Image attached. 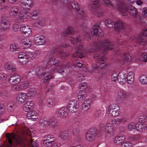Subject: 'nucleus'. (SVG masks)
<instances>
[{
  "instance_id": "nucleus-1",
  "label": "nucleus",
  "mask_w": 147,
  "mask_h": 147,
  "mask_svg": "<svg viewBox=\"0 0 147 147\" xmlns=\"http://www.w3.org/2000/svg\"><path fill=\"white\" fill-rule=\"evenodd\" d=\"M30 133L24 132L21 136L11 134L7 136L8 141L11 146H18L20 147H37V144L30 139L32 137Z\"/></svg>"
},
{
  "instance_id": "nucleus-2",
  "label": "nucleus",
  "mask_w": 147,
  "mask_h": 147,
  "mask_svg": "<svg viewBox=\"0 0 147 147\" xmlns=\"http://www.w3.org/2000/svg\"><path fill=\"white\" fill-rule=\"evenodd\" d=\"M45 58L47 60L48 64L51 65L58 64L59 62L55 53V50L53 49L47 53Z\"/></svg>"
},
{
  "instance_id": "nucleus-3",
  "label": "nucleus",
  "mask_w": 147,
  "mask_h": 147,
  "mask_svg": "<svg viewBox=\"0 0 147 147\" xmlns=\"http://www.w3.org/2000/svg\"><path fill=\"white\" fill-rule=\"evenodd\" d=\"M93 47L95 49V51H97L98 49L102 48H104L105 50H111L114 47V45L111 44L107 40L100 42L99 44L95 42L93 43Z\"/></svg>"
},
{
  "instance_id": "nucleus-4",
  "label": "nucleus",
  "mask_w": 147,
  "mask_h": 147,
  "mask_svg": "<svg viewBox=\"0 0 147 147\" xmlns=\"http://www.w3.org/2000/svg\"><path fill=\"white\" fill-rule=\"evenodd\" d=\"M99 1L98 0H94L92 1L91 4L89 6V9L91 12L93 14H96L98 17L101 16L102 14V11L100 10H97L99 6Z\"/></svg>"
},
{
  "instance_id": "nucleus-5",
  "label": "nucleus",
  "mask_w": 147,
  "mask_h": 147,
  "mask_svg": "<svg viewBox=\"0 0 147 147\" xmlns=\"http://www.w3.org/2000/svg\"><path fill=\"white\" fill-rule=\"evenodd\" d=\"M79 107V105L77 101L75 100H73L69 101L67 108L70 112L75 113L78 111Z\"/></svg>"
},
{
  "instance_id": "nucleus-6",
  "label": "nucleus",
  "mask_w": 147,
  "mask_h": 147,
  "mask_svg": "<svg viewBox=\"0 0 147 147\" xmlns=\"http://www.w3.org/2000/svg\"><path fill=\"white\" fill-rule=\"evenodd\" d=\"M109 111L113 116H116L119 115L120 113L119 108L116 104H112L109 106Z\"/></svg>"
},
{
  "instance_id": "nucleus-7",
  "label": "nucleus",
  "mask_w": 147,
  "mask_h": 147,
  "mask_svg": "<svg viewBox=\"0 0 147 147\" xmlns=\"http://www.w3.org/2000/svg\"><path fill=\"white\" fill-rule=\"evenodd\" d=\"M99 26L98 25L96 24L93 27V31L91 32L92 37L95 40L98 39L96 37L103 36L102 30L101 29H99Z\"/></svg>"
},
{
  "instance_id": "nucleus-8",
  "label": "nucleus",
  "mask_w": 147,
  "mask_h": 147,
  "mask_svg": "<svg viewBox=\"0 0 147 147\" xmlns=\"http://www.w3.org/2000/svg\"><path fill=\"white\" fill-rule=\"evenodd\" d=\"M71 6L77 12L78 15L80 18H83L85 16V13L84 12V10L80 8L76 2L74 1L72 2L71 3Z\"/></svg>"
},
{
  "instance_id": "nucleus-9",
  "label": "nucleus",
  "mask_w": 147,
  "mask_h": 147,
  "mask_svg": "<svg viewBox=\"0 0 147 147\" xmlns=\"http://www.w3.org/2000/svg\"><path fill=\"white\" fill-rule=\"evenodd\" d=\"M97 133V131L95 129H92L88 131L87 133L85 139L86 140L89 142L93 141L95 138Z\"/></svg>"
},
{
  "instance_id": "nucleus-10",
  "label": "nucleus",
  "mask_w": 147,
  "mask_h": 147,
  "mask_svg": "<svg viewBox=\"0 0 147 147\" xmlns=\"http://www.w3.org/2000/svg\"><path fill=\"white\" fill-rule=\"evenodd\" d=\"M117 9L123 16L127 15L128 13V7H125L121 2H119L117 5Z\"/></svg>"
},
{
  "instance_id": "nucleus-11",
  "label": "nucleus",
  "mask_w": 147,
  "mask_h": 147,
  "mask_svg": "<svg viewBox=\"0 0 147 147\" xmlns=\"http://www.w3.org/2000/svg\"><path fill=\"white\" fill-rule=\"evenodd\" d=\"M34 41L37 45H43L45 43V38L42 35H36L35 36Z\"/></svg>"
},
{
  "instance_id": "nucleus-12",
  "label": "nucleus",
  "mask_w": 147,
  "mask_h": 147,
  "mask_svg": "<svg viewBox=\"0 0 147 147\" xmlns=\"http://www.w3.org/2000/svg\"><path fill=\"white\" fill-rule=\"evenodd\" d=\"M125 25L121 21H117L114 24L115 30L118 32L123 31L125 28Z\"/></svg>"
},
{
  "instance_id": "nucleus-13",
  "label": "nucleus",
  "mask_w": 147,
  "mask_h": 147,
  "mask_svg": "<svg viewBox=\"0 0 147 147\" xmlns=\"http://www.w3.org/2000/svg\"><path fill=\"white\" fill-rule=\"evenodd\" d=\"M21 80V78L19 76L14 74L10 77L8 81L11 84L15 85L20 82Z\"/></svg>"
},
{
  "instance_id": "nucleus-14",
  "label": "nucleus",
  "mask_w": 147,
  "mask_h": 147,
  "mask_svg": "<svg viewBox=\"0 0 147 147\" xmlns=\"http://www.w3.org/2000/svg\"><path fill=\"white\" fill-rule=\"evenodd\" d=\"M144 36H147V30L143 31L142 33V34L139 36L137 39L139 44L144 45L146 44V41L143 39Z\"/></svg>"
},
{
  "instance_id": "nucleus-15",
  "label": "nucleus",
  "mask_w": 147,
  "mask_h": 147,
  "mask_svg": "<svg viewBox=\"0 0 147 147\" xmlns=\"http://www.w3.org/2000/svg\"><path fill=\"white\" fill-rule=\"evenodd\" d=\"M26 115V117L28 119H31L33 121H36L37 119L38 115L36 112L33 110L28 111Z\"/></svg>"
},
{
  "instance_id": "nucleus-16",
  "label": "nucleus",
  "mask_w": 147,
  "mask_h": 147,
  "mask_svg": "<svg viewBox=\"0 0 147 147\" xmlns=\"http://www.w3.org/2000/svg\"><path fill=\"white\" fill-rule=\"evenodd\" d=\"M26 97L27 94L26 93L22 92L19 93L17 96L16 101L19 104L23 103L26 100Z\"/></svg>"
},
{
  "instance_id": "nucleus-17",
  "label": "nucleus",
  "mask_w": 147,
  "mask_h": 147,
  "mask_svg": "<svg viewBox=\"0 0 147 147\" xmlns=\"http://www.w3.org/2000/svg\"><path fill=\"white\" fill-rule=\"evenodd\" d=\"M20 30L22 33L27 36L30 34L31 33V29L28 26H24L22 25L20 28Z\"/></svg>"
},
{
  "instance_id": "nucleus-18",
  "label": "nucleus",
  "mask_w": 147,
  "mask_h": 147,
  "mask_svg": "<svg viewBox=\"0 0 147 147\" xmlns=\"http://www.w3.org/2000/svg\"><path fill=\"white\" fill-rule=\"evenodd\" d=\"M74 32L73 28L69 27L65 30L63 32V35L69 38L72 37V35Z\"/></svg>"
},
{
  "instance_id": "nucleus-19",
  "label": "nucleus",
  "mask_w": 147,
  "mask_h": 147,
  "mask_svg": "<svg viewBox=\"0 0 147 147\" xmlns=\"http://www.w3.org/2000/svg\"><path fill=\"white\" fill-rule=\"evenodd\" d=\"M22 7L25 9H29L33 5V2L32 0H24L21 3Z\"/></svg>"
},
{
  "instance_id": "nucleus-20",
  "label": "nucleus",
  "mask_w": 147,
  "mask_h": 147,
  "mask_svg": "<svg viewBox=\"0 0 147 147\" xmlns=\"http://www.w3.org/2000/svg\"><path fill=\"white\" fill-rule=\"evenodd\" d=\"M125 139V136L123 135H118L115 137L114 142L116 144H119L124 142Z\"/></svg>"
},
{
  "instance_id": "nucleus-21",
  "label": "nucleus",
  "mask_w": 147,
  "mask_h": 147,
  "mask_svg": "<svg viewBox=\"0 0 147 147\" xmlns=\"http://www.w3.org/2000/svg\"><path fill=\"white\" fill-rule=\"evenodd\" d=\"M34 105V102L32 101H27L24 104L23 107V109L25 111H30L32 108H33Z\"/></svg>"
},
{
  "instance_id": "nucleus-22",
  "label": "nucleus",
  "mask_w": 147,
  "mask_h": 147,
  "mask_svg": "<svg viewBox=\"0 0 147 147\" xmlns=\"http://www.w3.org/2000/svg\"><path fill=\"white\" fill-rule=\"evenodd\" d=\"M45 68L44 67H38L35 70L36 74V75L38 76H44L45 74L48 75V73L47 72H45L44 71Z\"/></svg>"
},
{
  "instance_id": "nucleus-23",
  "label": "nucleus",
  "mask_w": 147,
  "mask_h": 147,
  "mask_svg": "<svg viewBox=\"0 0 147 147\" xmlns=\"http://www.w3.org/2000/svg\"><path fill=\"white\" fill-rule=\"evenodd\" d=\"M128 12L132 16L136 17L138 14V10L136 8L131 5L128 6Z\"/></svg>"
},
{
  "instance_id": "nucleus-24",
  "label": "nucleus",
  "mask_w": 147,
  "mask_h": 147,
  "mask_svg": "<svg viewBox=\"0 0 147 147\" xmlns=\"http://www.w3.org/2000/svg\"><path fill=\"white\" fill-rule=\"evenodd\" d=\"M76 49H77L78 50L75 51V53L72 55L73 57H79L81 58L85 56L82 55L80 52L81 51H82L83 50L82 49V46H80L79 47H78V48H77Z\"/></svg>"
},
{
  "instance_id": "nucleus-25",
  "label": "nucleus",
  "mask_w": 147,
  "mask_h": 147,
  "mask_svg": "<svg viewBox=\"0 0 147 147\" xmlns=\"http://www.w3.org/2000/svg\"><path fill=\"white\" fill-rule=\"evenodd\" d=\"M46 24L45 20L42 18H39L36 20L35 25L38 27L44 26Z\"/></svg>"
},
{
  "instance_id": "nucleus-26",
  "label": "nucleus",
  "mask_w": 147,
  "mask_h": 147,
  "mask_svg": "<svg viewBox=\"0 0 147 147\" xmlns=\"http://www.w3.org/2000/svg\"><path fill=\"white\" fill-rule=\"evenodd\" d=\"M28 16V15L25 12H20L18 18L17 19L18 22L19 23L22 22L24 19L27 18Z\"/></svg>"
},
{
  "instance_id": "nucleus-27",
  "label": "nucleus",
  "mask_w": 147,
  "mask_h": 147,
  "mask_svg": "<svg viewBox=\"0 0 147 147\" xmlns=\"http://www.w3.org/2000/svg\"><path fill=\"white\" fill-rule=\"evenodd\" d=\"M91 100H85L82 105V108L84 111H87L90 109Z\"/></svg>"
},
{
  "instance_id": "nucleus-28",
  "label": "nucleus",
  "mask_w": 147,
  "mask_h": 147,
  "mask_svg": "<svg viewBox=\"0 0 147 147\" xmlns=\"http://www.w3.org/2000/svg\"><path fill=\"white\" fill-rule=\"evenodd\" d=\"M136 129L137 130L140 132L144 131L145 129L147 130V124H143L139 123L136 125Z\"/></svg>"
},
{
  "instance_id": "nucleus-29",
  "label": "nucleus",
  "mask_w": 147,
  "mask_h": 147,
  "mask_svg": "<svg viewBox=\"0 0 147 147\" xmlns=\"http://www.w3.org/2000/svg\"><path fill=\"white\" fill-rule=\"evenodd\" d=\"M126 76L125 74L120 73L118 76V81L121 84L125 83L126 81Z\"/></svg>"
},
{
  "instance_id": "nucleus-30",
  "label": "nucleus",
  "mask_w": 147,
  "mask_h": 147,
  "mask_svg": "<svg viewBox=\"0 0 147 147\" xmlns=\"http://www.w3.org/2000/svg\"><path fill=\"white\" fill-rule=\"evenodd\" d=\"M53 140H45L43 141V144L46 147H53V145H55L57 146V144L54 142Z\"/></svg>"
},
{
  "instance_id": "nucleus-31",
  "label": "nucleus",
  "mask_w": 147,
  "mask_h": 147,
  "mask_svg": "<svg viewBox=\"0 0 147 147\" xmlns=\"http://www.w3.org/2000/svg\"><path fill=\"white\" fill-rule=\"evenodd\" d=\"M56 101L53 98H49L47 101V106L49 107H54L56 104Z\"/></svg>"
},
{
  "instance_id": "nucleus-32",
  "label": "nucleus",
  "mask_w": 147,
  "mask_h": 147,
  "mask_svg": "<svg viewBox=\"0 0 147 147\" xmlns=\"http://www.w3.org/2000/svg\"><path fill=\"white\" fill-rule=\"evenodd\" d=\"M105 129L108 134H112L114 131L113 127L110 123H107L106 124Z\"/></svg>"
},
{
  "instance_id": "nucleus-33",
  "label": "nucleus",
  "mask_w": 147,
  "mask_h": 147,
  "mask_svg": "<svg viewBox=\"0 0 147 147\" xmlns=\"http://www.w3.org/2000/svg\"><path fill=\"white\" fill-rule=\"evenodd\" d=\"M78 98L80 100L85 99L86 97V94L84 90H80L78 94Z\"/></svg>"
},
{
  "instance_id": "nucleus-34",
  "label": "nucleus",
  "mask_w": 147,
  "mask_h": 147,
  "mask_svg": "<svg viewBox=\"0 0 147 147\" xmlns=\"http://www.w3.org/2000/svg\"><path fill=\"white\" fill-rule=\"evenodd\" d=\"M134 76L133 73L132 72H129L127 76V82L130 84H132L134 83Z\"/></svg>"
},
{
  "instance_id": "nucleus-35",
  "label": "nucleus",
  "mask_w": 147,
  "mask_h": 147,
  "mask_svg": "<svg viewBox=\"0 0 147 147\" xmlns=\"http://www.w3.org/2000/svg\"><path fill=\"white\" fill-rule=\"evenodd\" d=\"M18 9L16 6H13L10 9V13L11 16L15 17L17 15L18 13Z\"/></svg>"
},
{
  "instance_id": "nucleus-36",
  "label": "nucleus",
  "mask_w": 147,
  "mask_h": 147,
  "mask_svg": "<svg viewBox=\"0 0 147 147\" xmlns=\"http://www.w3.org/2000/svg\"><path fill=\"white\" fill-rule=\"evenodd\" d=\"M58 114L59 116L62 117H65L67 116V109L64 107L61 108L59 111Z\"/></svg>"
},
{
  "instance_id": "nucleus-37",
  "label": "nucleus",
  "mask_w": 147,
  "mask_h": 147,
  "mask_svg": "<svg viewBox=\"0 0 147 147\" xmlns=\"http://www.w3.org/2000/svg\"><path fill=\"white\" fill-rule=\"evenodd\" d=\"M48 120L46 118H41L39 120V124L41 127H45L48 125Z\"/></svg>"
},
{
  "instance_id": "nucleus-38",
  "label": "nucleus",
  "mask_w": 147,
  "mask_h": 147,
  "mask_svg": "<svg viewBox=\"0 0 147 147\" xmlns=\"http://www.w3.org/2000/svg\"><path fill=\"white\" fill-rule=\"evenodd\" d=\"M117 95L120 98H125L129 96V94L125 92L119 91L118 92Z\"/></svg>"
},
{
  "instance_id": "nucleus-39",
  "label": "nucleus",
  "mask_w": 147,
  "mask_h": 147,
  "mask_svg": "<svg viewBox=\"0 0 147 147\" xmlns=\"http://www.w3.org/2000/svg\"><path fill=\"white\" fill-rule=\"evenodd\" d=\"M131 59V57L129 54L124 53L121 56L120 59L121 60H124L125 61H129Z\"/></svg>"
},
{
  "instance_id": "nucleus-40",
  "label": "nucleus",
  "mask_w": 147,
  "mask_h": 147,
  "mask_svg": "<svg viewBox=\"0 0 147 147\" xmlns=\"http://www.w3.org/2000/svg\"><path fill=\"white\" fill-rule=\"evenodd\" d=\"M59 56L61 58L63 59H65L70 54L67 52L63 51H61L59 52Z\"/></svg>"
},
{
  "instance_id": "nucleus-41",
  "label": "nucleus",
  "mask_w": 147,
  "mask_h": 147,
  "mask_svg": "<svg viewBox=\"0 0 147 147\" xmlns=\"http://www.w3.org/2000/svg\"><path fill=\"white\" fill-rule=\"evenodd\" d=\"M9 26L1 22L0 23V31L2 32L6 31L9 28Z\"/></svg>"
},
{
  "instance_id": "nucleus-42",
  "label": "nucleus",
  "mask_w": 147,
  "mask_h": 147,
  "mask_svg": "<svg viewBox=\"0 0 147 147\" xmlns=\"http://www.w3.org/2000/svg\"><path fill=\"white\" fill-rule=\"evenodd\" d=\"M139 123L144 124H147L145 123L147 122V116L146 115L140 116L139 118Z\"/></svg>"
},
{
  "instance_id": "nucleus-43",
  "label": "nucleus",
  "mask_w": 147,
  "mask_h": 147,
  "mask_svg": "<svg viewBox=\"0 0 147 147\" xmlns=\"http://www.w3.org/2000/svg\"><path fill=\"white\" fill-rule=\"evenodd\" d=\"M139 80L142 84H147V77L145 76H141L139 78Z\"/></svg>"
},
{
  "instance_id": "nucleus-44",
  "label": "nucleus",
  "mask_w": 147,
  "mask_h": 147,
  "mask_svg": "<svg viewBox=\"0 0 147 147\" xmlns=\"http://www.w3.org/2000/svg\"><path fill=\"white\" fill-rule=\"evenodd\" d=\"M130 137L132 140L135 141H140L142 138L141 135L140 134L133 135L131 136Z\"/></svg>"
},
{
  "instance_id": "nucleus-45",
  "label": "nucleus",
  "mask_w": 147,
  "mask_h": 147,
  "mask_svg": "<svg viewBox=\"0 0 147 147\" xmlns=\"http://www.w3.org/2000/svg\"><path fill=\"white\" fill-rule=\"evenodd\" d=\"M5 66L6 69L9 70H11L13 71H15L16 70L15 66L11 64L7 63L5 64Z\"/></svg>"
},
{
  "instance_id": "nucleus-46",
  "label": "nucleus",
  "mask_w": 147,
  "mask_h": 147,
  "mask_svg": "<svg viewBox=\"0 0 147 147\" xmlns=\"http://www.w3.org/2000/svg\"><path fill=\"white\" fill-rule=\"evenodd\" d=\"M59 137L63 140H66L68 139V135L65 132H61Z\"/></svg>"
},
{
  "instance_id": "nucleus-47",
  "label": "nucleus",
  "mask_w": 147,
  "mask_h": 147,
  "mask_svg": "<svg viewBox=\"0 0 147 147\" xmlns=\"http://www.w3.org/2000/svg\"><path fill=\"white\" fill-rule=\"evenodd\" d=\"M36 92V90L34 88H30L28 91V94L30 96H34Z\"/></svg>"
},
{
  "instance_id": "nucleus-48",
  "label": "nucleus",
  "mask_w": 147,
  "mask_h": 147,
  "mask_svg": "<svg viewBox=\"0 0 147 147\" xmlns=\"http://www.w3.org/2000/svg\"><path fill=\"white\" fill-rule=\"evenodd\" d=\"M136 125L134 122L129 123L127 125V129L130 130H132L135 128Z\"/></svg>"
},
{
  "instance_id": "nucleus-49",
  "label": "nucleus",
  "mask_w": 147,
  "mask_h": 147,
  "mask_svg": "<svg viewBox=\"0 0 147 147\" xmlns=\"http://www.w3.org/2000/svg\"><path fill=\"white\" fill-rule=\"evenodd\" d=\"M48 125H49L50 127H54L57 125L56 123L52 119H48Z\"/></svg>"
},
{
  "instance_id": "nucleus-50",
  "label": "nucleus",
  "mask_w": 147,
  "mask_h": 147,
  "mask_svg": "<svg viewBox=\"0 0 147 147\" xmlns=\"http://www.w3.org/2000/svg\"><path fill=\"white\" fill-rule=\"evenodd\" d=\"M1 23L6 24L7 25H10V22L8 20V18L4 16L1 17Z\"/></svg>"
},
{
  "instance_id": "nucleus-51",
  "label": "nucleus",
  "mask_w": 147,
  "mask_h": 147,
  "mask_svg": "<svg viewBox=\"0 0 147 147\" xmlns=\"http://www.w3.org/2000/svg\"><path fill=\"white\" fill-rule=\"evenodd\" d=\"M26 56L27 58L29 60L30 59L34 58V54L32 52H27L26 53Z\"/></svg>"
},
{
  "instance_id": "nucleus-52",
  "label": "nucleus",
  "mask_w": 147,
  "mask_h": 147,
  "mask_svg": "<svg viewBox=\"0 0 147 147\" xmlns=\"http://www.w3.org/2000/svg\"><path fill=\"white\" fill-rule=\"evenodd\" d=\"M38 14V11H35L31 13L30 17L32 19L35 20Z\"/></svg>"
},
{
  "instance_id": "nucleus-53",
  "label": "nucleus",
  "mask_w": 147,
  "mask_h": 147,
  "mask_svg": "<svg viewBox=\"0 0 147 147\" xmlns=\"http://www.w3.org/2000/svg\"><path fill=\"white\" fill-rule=\"evenodd\" d=\"M19 61L20 62L23 64H25L28 62L29 60L27 58V56L26 55L22 59H20Z\"/></svg>"
},
{
  "instance_id": "nucleus-54",
  "label": "nucleus",
  "mask_w": 147,
  "mask_h": 147,
  "mask_svg": "<svg viewBox=\"0 0 147 147\" xmlns=\"http://www.w3.org/2000/svg\"><path fill=\"white\" fill-rule=\"evenodd\" d=\"M133 145L132 143L129 142L123 143L120 146V147H133Z\"/></svg>"
},
{
  "instance_id": "nucleus-55",
  "label": "nucleus",
  "mask_w": 147,
  "mask_h": 147,
  "mask_svg": "<svg viewBox=\"0 0 147 147\" xmlns=\"http://www.w3.org/2000/svg\"><path fill=\"white\" fill-rule=\"evenodd\" d=\"M95 116L97 118H101L103 117V114L101 111L99 110L96 112L95 114Z\"/></svg>"
},
{
  "instance_id": "nucleus-56",
  "label": "nucleus",
  "mask_w": 147,
  "mask_h": 147,
  "mask_svg": "<svg viewBox=\"0 0 147 147\" xmlns=\"http://www.w3.org/2000/svg\"><path fill=\"white\" fill-rule=\"evenodd\" d=\"M118 74L115 72L113 73L111 77L112 80L114 82H116V81H118Z\"/></svg>"
},
{
  "instance_id": "nucleus-57",
  "label": "nucleus",
  "mask_w": 147,
  "mask_h": 147,
  "mask_svg": "<svg viewBox=\"0 0 147 147\" xmlns=\"http://www.w3.org/2000/svg\"><path fill=\"white\" fill-rule=\"evenodd\" d=\"M112 123L115 126H117L120 125L118 118L112 120Z\"/></svg>"
},
{
  "instance_id": "nucleus-58",
  "label": "nucleus",
  "mask_w": 147,
  "mask_h": 147,
  "mask_svg": "<svg viewBox=\"0 0 147 147\" xmlns=\"http://www.w3.org/2000/svg\"><path fill=\"white\" fill-rule=\"evenodd\" d=\"M22 45H24L25 47L27 48L30 47L31 45V42L30 40L29 39L26 40V41H24V42H22Z\"/></svg>"
},
{
  "instance_id": "nucleus-59",
  "label": "nucleus",
  "mask_w": 147,
  "mask_h": 147,
  "mask_svg": "<svg viewBox=\"0 0 147 147\" xmlns=\"http://www.w3.org/2000/svg\"><path fill=\"white\" fill-rule=\"evenodd\" d=\"M113 24L110 20L108 19L106 20L105 24L108 28H111L112 27Z\"/></svg>"
},
{
  "instance_id": "nucleus-60",
  "label": "nucleus",
  "mask_w": 147,
  "mask_h": 147,
  "mask_svg": "<svg viewBox=\"0 0 147 147\" xmlns=\"http://www.w3.org/2000/svg\"><path fill=\"white\" fill-rule=\"evenodd\" d=\"M118 118L119 119L120 124L121 123L122 124H124L127 121V119L124 117H119Z\"/></svg>"
},
{
  "instance_id": "nucleus-61",
  "label": "nucleus",
  "mask_w": 147,
  "mask_h": 147,
  "mask_svg": "<svg viewBox=\"0 0 147 147\" xmlns=\"http://www.w3.org/2000/svg\"><path fill=\"white\" fill-rule=\"evenodd\" d=\"M81 40L79 38H71V39L70 41L71 44H75L76 43H77L80 42Z\"/></svg>"
},
{
  "instance_id": "nucleus-62",
  "label": "nucleus",
  "mask_w": 147,
  "mask_h": 147,
  "mask_svg": "<svg viewBox=\"0 0 147 147\" xmlns=\"http://www.w3.org/2000/svg\"><path fill=\"white\" fill-rule=\"evenodd\" d=\"M104 57H98L96 59V60L95 61L96 63H100V64H102L104 63L103 62V61L104 60Z\"/></svg>"
},
{
  "instance_id": "nucleus-63",
  "label": "nucleus",
  "mask_w": 147,
  "mask_h": 147,
  "mask_svg": "<svg viewBox=\"0 0 147 147\" xmlns=\"http://www.w3.org/2000/svg\"><path fill=\"white\" fill-rule=\"evenodd\" d=\"M18 47L17 45L15 44L12 45H10V49L11 51L14 52L18 49Z\"/></svg>"
},
{
  "instance_id": "nucleus-64",
  "label": "nucleus",
  "mask_w": 147,
  "mask_h": 147,
  "mask_svg": "<svg viewBox=\"0 0 147 147\" xmlns=\"http://www.w3.org/2000/svg\"><path fill=\"white\" fill-rule=\"evenodd\" d=\"M107 5H108L109 7H111L112 8L113 7V5L112 4V3L109 1V0H102Z\"/></svg>"
}]
</instances>
